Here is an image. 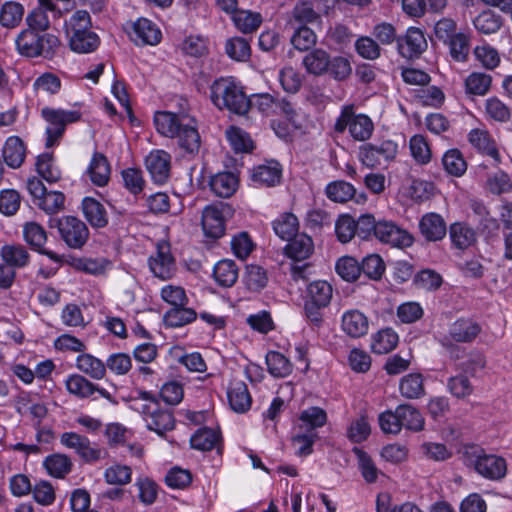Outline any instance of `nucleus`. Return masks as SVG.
<instances>
[{
    "instance_id": "f257e3e1",
    "label": "nucleus",
    "mask_w": 512,
    "mask_h": 512,
    "mask_svg": "<svg viewBox=\"0 0 512 512\" xmlns=\"http://www.w3.org/2000/svg\"><path fill=\"white\" fill-rule=\"evenodd\" d=\"M156 130L165 137L177 138L179 146L188 153L200 149L201 139L195 120L186 113L158 111L154 116Z\"/></svg>"
},
{
    "instance_id": "f03ea898",
    "label": "nucleus",
    "mask_w": 512,
    "mask_h": 512,
    "mask_svg": "<svg viewBox=\"0 0 512 512\" xmlns=\"http://www.w3.org/2000/svg\"><path fill=\"white\" fill-rule=\"evenodd\" d=\"M210 99L219 108L238 115H245L250 109V100L242 87L229 78L215 80L210 86Z\"/></svg>"
},
{
    "instance_id": "7ed1b4c3",
    "label": "nucleus",
    "mask_w": 512,
    "mask_h": 512,
    "mask_svg": "<svg viewBox=\"0 0 512 512\" xmlns=\"http://www.w3.org/2000/svg\"><path fill=\"white\" fill-rule=\"evenodd\" d=\"M60 40L51 33H41L33 29H24L16 38L18 52L26 57H44L51 59L60 48Z\"/></svg>"
},
{
    "instance_id": "20e7f679",
    "label": "nucleus",
    "mask_w": 512,
    "mask_h": 512,
    "mask_svg": "<svg viewBox=\"0 0 512 512\" xmlns=\"http://www.w3.org/2000/svg\"><path fill=\"white\" fill-rule=\"evenodd\" d=\"M465 457L466 465L473 466L485 478L498 480L506 475V461L502 457L484 454L475 447L466 450Z\"/></svg>"
},
{
    "instance_id": "39448f33",
    "label": "nucleus",
    "mask_w": 512,
    "mask_h": 512,
    "mask_svg": "<svg viewBox=\"0 0 512 512\" xmlns=\"http://www.w3.org/2000/svg\"><path fill=\"white\" fill-rule=\"evenodd\" d=\"M56 226L63 241L73 249L84 246L89 238L86 224L73 216H65L55 220Z\"/></svg>"
},
{
    "instance_id": "423d86ee",
    "label": "nucleus",
    "mask_w": 512,
    "mask_h": 512,
    "mask_svg": "<svg viewBox=\"0 0 512 512\" xmlns=\"http://www.w3.org/2000/svg\"><path fill=\"white\" fill-rule=\"evenodd\" d=\"M42 115L49 122L46 129L47 141L46 146L51 147L59 138L62 137L65 127L68 123L76 122L80 119L78 111H64L44 108Z\"/></svg>"
},
{
    "instance_id": "0eeeda50",
    "label": "nucleus",
    "mask_w": 512,
    "mask_h": 512,
    "mask_svg": "<svg viewBox=\"0 0 512 512\" xmlns=\"http://www.w3.org/2000/svg\"><path fill=\"white\" fill-rule=\"evenodd\" d=\"M397 154V144L393 141H384L379 145L366 144L360 148L362 163L370 168L387 166Z\"/></svg>"
},
{
    "instance_id": "6e6552de",
    "label": "nucleus",
    "mask_w": 512,
    "mask_h": 512,
    "mask_svg": "<svg viewBox=\"0 0 512 512\" xmlns=\"http://www.w3.org/2000/svg\"><path fill=\"white\" fill-rule=\"evenodd\" d=\"M60 443L74 450L85 462H96L102 458V451L92 447L90 440L75 432H65L60 436Z\"/></svg>"
},
{
    "instance_id": "1a4fd4ad",
    "label": "nucleus",
    "mask_w": 512,
    "mask_h": 512,
    "mask_svg": "<svg viewBox=\"0 0 512 512\" xmlns=\"http://www.w3.org/2000/svg\"><path fill=\"white\" fill-rule=\"evenodd\" d=\"M374 236L395 247H409L413 243L412 235L389 221H378Z\"/></svg>"
},
{
    "instance_id": "9d476101",
    "label": "nucleus",
    "mask_w": 512,
    "mask_h": 512,
    "mask_svg": "<svg viewBox=\"0 0 512 512\" xmlns=\"http://www.w3.org/2000/svg\"><path fill=\"white\" fill-rule=\"evenodd\" d=\"M399 53L407 59L419 57L427 48L424 33L415 27L407 30L405 36L397 39Z\"/></svg>"
},
{
    "instance_id": "9b49d317",
    "label": "nucleus",
    "mask_w": 512,
    "mask_h": 512,
    "mask_svg": "<svg viewBox=\"0 0 512 512\" xmlns=\"http://www.w3.org/2000/svg\"><path fill=\"white\" fill-rule=\"evenodd\" d=\"M170 155L163 150H154L145 159L146 169L155 183L163 184L170 174Z\"/></svg>"
},
{
    "instance_id": "f8f14e48",
    "label": "nucleus",
    "mask_w": 512,
    "mask_h": 512,
    "mask_svg": "<svg viewBox=\"0 0 512 512\" xmlns=\"http://www.w3.org/2000/svg\"><path fill=\"white\" fill-rule=\"evenodd\" d=\"M39 7L34 9L26 18L29 29L46 33L50 27V21L46 15V11H51L56 17L61 16V10L53 3L52 0H38Z\"/></svg>"
},
{
    "instance_id": "ddd939ff",
    "label": "nucleus",
    "mask_w": 512,
    "mask_h": 512,
    "mask_svg": "<svg viewBox=\"0 0 512 512\" xmlns=\"http://www.w3.org/2000/svg\"><path fill=\"white\" fill-rule=\"evenodd\" d=\"M23 234L25 241L32 248H34L41 254L48 256L51 260L55 262H59L61 260L60 256L57 255L55 252L43 248L44 244L47 241V234L40 224L36 222L26 223L24 226Z\"/></svg>"
},
{
    "instance_id": "4468645a",
    "label": "nucleus",
    "mask_w": 512,
    "mask_h": 512,
    "mask_svg": "<svg viewBox=\"0 0 512 512\" xmlns=\"http://www.w3.org/2000/svg\"><path fill=\"white\" fill-rule=\"evenodd\" d=\"M150 268L155 276L161 279H168L171 277L174 259L170 252L168 243H160L157 245L156 257H151L149 261Z\"/></svg>"
},
{
    "instance_id": "2eb2a0df",
    "label": "nucleus",
    "mask_w": 512,
    "mask_h": 512,
    "mask_svg": "<svg viewBox=\"0 0 512 512\" xmlns=\"http://www.w3.org/2000/svg\"><path fill=\"white\" fill-rule=\"evenodd\" d=\"M132 40L137 45H156L161 40V31L150 20L142 18L133 25Z\"/></svg>"
},
{
    "instance_id": "dca6fc26",
    "label": "nucleus",
    "mask_w": 512,
    "mask_h": 512,
    "mask_svg": "<svg viewBox=\"0 0 512 512\" xmlns=\"http://www.w3.org/2000/svg\"><path fill=\"white\" fill-rule=\"evenodd\" d=\"M202 228L204 234L210 238H220L225 231L224 218L221 210L216 206H207L202 213Z\"/></svg>"
},
{
    "instance_id": "f3484780",
    "label": "nucleus",
    "mask_w": 512,
    "mask_h": 512,
    "mask_svg": "<svg viewBox=\"0 0 512 512\" xmlns=\"http://www.w3.org/2000/svg\"><path fill=\"white\" fill-rule=\"evenodd\" d=\"M419 229L427 241L441 240L447 232L445 221L436 213L424 215L420 220Z\"/></svg>"
},
{
    "instance_id": "a211bd4d",
    "label": "nucleus",
    "mask_w": 512,
    "mask_h": 512,
    "mask_svg": "<svg viewBox=\"0 0 512 512\" xmlns=\"http://www.w3.org/2000/svg\"><path fill=\"white\" fill-rule=\"evenodd\" d=\"M367 317L358 310H350L342 316V329L352 338H359L368 331Z\"/></svg>"
},
{
    "instance_id": "6ab92c4d",
    "label": "nucleus",
    "mask_w": 512,
    "mask_h": 512,
    "mask_svg": "<svg viewBox=\"0 0 512 512\" xmlns=\"http://www.w3.org/2000/svg\"><path fill=\"white\" fill-rule=\"evenodd\" d=\"M290 243L285 247V254L295 260L304 261L309 258L314 251L313 240L306 234H298L289 240Z\"/></svg>"
},
{
    "instance_id": "aec40b11",
    "label": "nucleus",
    "mask_w": 512,
    "mask_h": 512,
    "mask_svg": "<svg viewBox=\"0 0 512 512\" xmlns=\"http://www.w3.org/2000/svg\"><path fill=\"white\" fill-rule=\"evenodd\" d=\"M480 331V326L472 320L458 319L450 326L449 336L456 342L467 343L474 340Z\"/></svg>"
},
{
    "instance_id": "412c9836",
    "label": "nucleus",
    "mask_w": 512,
    "mask_h": 512,
    "mask_svg": "<svg viewBox=\"0 0 512 512\" xmlns=\"http://www.w3.org/2000/svg\"><path fill=\"white\" fill-rule=\"evenodd\" d=\"M209 185L216 196L229 198L237 190L238 178L231 172H222L211 177Z\"/></svg>"
},
{
    "instance_id": "4be33fe9",
    "label": "nucleus",
    "mask_w": 512,
    "mask_h": 512,
    "mask_svg": "<svg viewBox=\"0 0 512 512\" xmlns=\"http://www.w3.org/2000/svg\"><path fill=\"white\" fill-rule=\"evenodd\" d=\"M401 429L405 428L413 432H419L424 429V418L420 411L411 404H401L397 406Z\"/></svg>"
},
{
    "instance_id": "5701e85b",
    "label": "nucleus",
    "mask_w": 512,
    "mask_h": 512,
    "mask_svg": "<svg viewBox=\"0 0 512 512\" xmlns=\"http://www.w3.org/2000/svg\"><path fill=\"white\" fill-rule=\"evenodd\" d=\"M399 391L406 399H419L425 395L424 378L420 373H410L401 378Z\"/></svg>"
},
{
    "instance_id": "b1692460",
    "label": "nucleus",
    "mask_w": 512,
    "mask_h": 512,
    "mask_svg": "<svg viewBox=\"0 0 512 512\" xmlns=\"http://www.w3.org/2000/svg\"><path fill=\"white\" fill-rule=\"evenodd\" d=\"M25 146L23 141L16 136L9 137L3 147V158L11 168H18L25 159Z\"/></svg>"
},
{
    "instance_id": "393cba45",
    "label": "nucleus",
    "mask_w": 512,
    "mask_h": 512,
    "mask_svg": "<svg viewBox=\"0 0 512 512\" xmlns=\"http://www.w3.org/2000/svg\"><path fill=\"white\" fill-rule=\"evenodd\" d=\"M280 179L281 168L279 163L275 161L259 165L252 172V180L260 185L274 186L280 182Z\"/></svg>"
},
{
    "instance_id": "a878e982",
    "label": "nucleus",
    "mask_w": 512,
    "mask_h": 512,
    "mask_svg": "<svg viewBox=\"0 0 512 512\" xmlns=\"http://www.w3.org/2000/svg\"><path fill=\"white\" fill-rule=\"evenodd\" d=\"M88 174L97 186H105L110 178V165L102 153H95L88 168Z\"/></svg>"
},
{
    "instance_id": "bb28decb",
    "label": "nucleus",
    "mask_w": 512,
    "mask_h": 512,
    "mask_svg": "<svg viewBox=\"0 0 512 512\" xmlns=\"http://www.w3.org/2000/svg\"><path fill=\"white\" fill-rule=\"evenodd\" d=\"M303 65L308 73L320 76L328 72L330 56L323 49H314L303 58Z\"/></svg>"
},
{
    "instance_id": "cd10ccee",
    "label": "nucleus",
    "mask_w": 512,
    "mask_h": 512,
    "mask_svg": "<svg viewBox=\"0 0 512 512\" xmlns=\"http://www.w3.org/2000/svg\"><path fill=\"white\" fill-rule=\"evenodd\" d=\"M299 222L297 217L289 212L281 214L273 221L275 234L283 240H291L298 235Z\"/></svg>"
},
{
    "instance_id": "c85d7f7f",
    "label": "nucleus",
    "mask_w": 512,
    "mask_h": 512,
    "mask_svg": "<svg viewBox=\"0 0 512 512\" xmlns=\"http://www.w3.org/2000/svg\"><path fill=\"white\" fill-rule=\"evenodd\" d=\"M82 208L87 221L96 228L105 227L108 218L104 206L93 198H85L82 202Z\"/></svg>"
},
{
    "instance_id": "c756f323",
    "label": "nucleus",
    "mask_w": 512,
    "mask_h": 512,
    "mask_svg": "<svg viewBox=\"0 0 512 512\" xmlns=\"http://www.w3.org/2000/svg\"><path fill=\"white\" fill-rule=\"evenodd\" d=\"M332 286L326 281H314L307 288V296L305 302L327 306L332 299Z\"/></svg>"
},
{
    "instance_id": "7c9ffc66",
    "label": "nucleus",
    "mask_w": 512,
    "mask_h": 512,
    "mask_svg": "<svg viewBox=\"0 0 512 512\" xmlns=\"http://www.w3.org/2000/svg\"><path fill=\"white\" fill-rule=\"evenodd\" d=\"M76 366L81 372L95 380L104 378L106 374L105 364L91 354L84 353L79 355L76 360Z\"/></svg>"
},
{
    "instance_id": "2f4dec72",
    "label": "nucleus",
    "mask_w": 512,
    "mask_h": 512,
    "mask_svg": "<svg viewBox=\"0 0 512 512\" xmlns=\"http://www.w3.org/2000/svg\"><path fill=\"white\" fill-rule=\"evenodd\" d=\"M213 276L220 286L231 287L238 278V267L233 260H221L215 265Z\"/></svg>"
},
{
    "instance_id": "473e14b6",
    "label": "nucleus",
    "mask_w": 512,
    "mask_h": 512,
    "mask_svg": "<svg viewBox=\"0 0 512 512\" xmlns=\"http://www.w3.org/2000/svg\"><path fill=\"white\" fill-rule=\"evenodd\" d=\"M1 257L12 269L26 266L30 259L28 251L20 244L3 246Z\"/></svg>"
},
{
    "instance_id": "72a5a7b5",
    "label": "nucleus",
    "mask_w": 512,
    "mask_h": 512,
    "mask_svg": "<svg viewBox=\"0 0 512 512\" xmlns=\"http://www.w3.org/2000/svg\"><path fill=\"white\" fill-rule=\"evenodd\" d=\"M99 44V38L96 33L87 30L72 32L70 37V47L78 53H89L94 51Z\"/></svg>"
},
{
    "instance_id": "f704fd0d",
    "label": "nucleus",
    "mask_w": 512,
    "mask_h": 512,
    "mask_svg": "<svg viewBox=\"0 0 512 512\" xmlns=\"http://www.w3.org/2000/svg\"><path fill=\"white\" fill-rule=\"evenodd\" d=\"M231 408L236 412H245L250 408L251 397L245 383L238 382L228 391Z\"/></svg>"
},
{
    "instance_id": "c9c22d12",
    "label": "nucleus",
    "mask_w": 512,
    "mask_h": 512,
    "mask_svg": "<svg viewBox=\"0 0 512 512\" xmlns=\"http://www.w3.org/2000/svg\"><path fill=\"white\" fill-rule=\"evenodd\" d=\"M469 141L478 150L491 156L495 161H499L498 150L487 131L480 129L472 130L469 134Z\"/></svg>"
},
{
    "instance_id": "e433bc0d",
    "label": "nucleus",
    "mask_w": 512,
    "mask_h": 512,
    "mask_svg": "<svg viewBox=\"0 0 512 512\" xmlns=\"http://www.w3.org/2000/svg\"><path fill=\"white\" fill-rule=\"evenodd\" d=\"M268 371L274 377H286L292 372L290 361L281 353L270 351L266 355Z\"/></svg>"
},
{
    "instance_id": "4c0bfd02",
    "label": "nucleus",
    "mask_w": 512,
    "mask_h": 512,
    "mask_svg": "<svg viewBox=\"0 0 512 512\" xmlns=\"http://www.w3.org/2000/svg\"><path fill=\"white\" fill-rule=\"evenodd\" d=\"M444 169L452 176L460 177L467 170V163L458 149L448 150L442 157Z\"/></svg>"
},
{
    "instance_id": "58836bf2",
    "label": "nucleus",
    "mask_w": 512,
    "mask_h": 512,
    "mask_svg": "<svg viewBox=\"0 0 512 512\" xmlns=\"http://www.w3.org/2000/svg\"><path fill=\"white\" fill-rule=\"evenodd\" d=\"M398 343V335L391 328L379 331L373 338L372 350L377 354H386L392 351Z\"/></svg>"
},
{
    "instance_id": "ea45409f",
    "label": "nucleus",
    "mask_w": 512,
    "mask_h": 512,
    "mask_svg": "<svg viewBox=\"0 0 512 512\" xmlns=\"http://www.w3.org/2000/svg\"><path fill=\"white\" fill-rule=\"evenodd\" d=\"M148 429L155 431L159 435H163L166 431L174 428V417L172 413L167 410H162L160 405L158 411L152 414L148 419L146 418Z\"/></svg>"
},
{
    "instance_id": "a19ab883",
    "label": "nucleus",
    "mask_w": 512,
    "mask_h": 512,
    "mask_svg": "<svg viewBox=\"0 0 512 512\" xmlns=\"http://www.w3.org/2000/svg\"><path fill=\"white\" fill-rule=\"evenodd\" d=\"M326 195L334 202L345 203L354 197L355 188L346 181L338 180L327 185Z\"/></svg>"
},
{
    "instance_id": "79ce46f5",
    "label": "nucleus",
    "mask_w": 512,
    "mask_h": 512,
    "mask_svg": "<svg viewBox=\"0 0 512 512\" xmlns=\"http://www.w3.org/2000/svg\"><path fill=\"white\" fill-rule=\"evenodd\" d=\"M44 466L51 476L63 478L71 471L72 462L67 455L54 454L45 459Z\"/></svg>"
},
{
    "instance_id": "37998d69",
    "label": "nucleus",
    "mask_w": 512,
    "mask_h": 512,
    "mask_svg": "<svg viewBox=\"0 0 512 512\" xmlns=\"http://www.w3.org/2000/svg\"><path fill=\"white\" fill-rule=\"evenodd\" d=\"M231 14L233 15L232 19L236 27L243 33H252L262 22L261 16L258 13L236 9Z\"/></svg>"
},
{
    "instance_id": "c03bdc74",
    "label": "nucleus",
    "mask_w": 512,
    "mask_h": 512,
    "mask_svg": "<svg viewBox=\"0 0 512 512\" xmlns=\"http://www.w3.org/2000/svg\"><path fill=\"white\" fill-rule=\"evenodd\" d=\"M450 237L455 247L459 249L470 247L476 240L474 230L460 223L451 225Z\"/></svg>"
},
{
    "instance_id": "a18cd8bd",
    "label": "nucleus",
    "mask_w": 512,
    "mask_h": 512,
    "mask_svg": "<svg viewBox=\"0 0 512 512\" xmlns=\"http://www.w3.org/2000/svg\"><path fill=\"white\" fill-rule=\"evenodd\" d=\"M66 388L71 393L80 398L91 396L98 387L81 375H72L66 381Z\"/></svg>"
},
{
    "instance_id": "49530a36",
    "label": "nucleus",
    "mask_w": 512,
    "mask_h": 512,
    "mask_svg": "<svg viewBox=\"0 0 512 512\" xmlns=\"http://www.w3.org/2000/svg\"><path fill=\"white\" fill-rule=\"evenodd\" d=\"M195 318L196 312L183 306L173 307L164 315V321L170 327L183 326L192 322Z\"/></svg>"
},
{
    "instance_id": "de8ad7c7",
    "label": "nucleus",
    "mask_w": 512,
    "mask_h": 512,
    "mask_svg": "<svg viewBox=\"0 0 512 512\" xmlns=\"http://www.w3.org/2000/svg\"><path fill=\"white\" fill-rule=\"evenodd\" d=\"M319 19L320 15L314 10L312 4L303 1L297 3L293 8L290 23L294 21L300 26H306V24L316 22Z\"/></svg>"
},
{
    "instance_id": "09e8293b",
    "label": "nucleus",
    "mask_w": 512,
    "mask_h": 512,
    "mask_svg": "<svg viewBox=\"0 0 512 512\" xmlns=\"http://www.w3.org/2000/svg\"><path fill=\"white\" fill-rule=\"evenodd\" d=\"M374 125L366 115L353 116L350 123V134L357 141H365L372 135Z\"/></svg>"
},
{
    "instance_id": "8fccbe9b",
    "label": "nucleus",
    "mask_w": 512,
    "mask_h": 512,
    "mask_svg": "<svg viewBox=\"0 0 512 512\" xmlns=\"http://www.w3.org/2000/svg\"><path fill=\"white\" fill-rule=\"evenodd\" d=\"M24 10L21 4L7 2L0 11V23L7 28H14L23 18Z\"/></svg>"
},
{
    "instance_id": "3c124183",
    "label": "nucleus",
    "mask_w": 512,
    "mask_h": 512,
    "mask_svg": "<svg viewBox=\"0 0 512 512\" xmlns=\"http://www.w3.org/2000/svg\"><path fill=\"white\" fill-rule=\"evenodd\" d=\"M473 23L475 28L483 34L495 33L502 25L501 18L491 10L480 13Z\"/></svg>"
},
{
    "instance_id": "603ef678",
    "label": "nucleus",
    "mask_w": 512,
    "mask_h": 512,
    "mask_svg": "<svg viewBox=\"0 0 512 512\" xmlns=\"http://www.w3.org/2000/svg\"><path fill=\"white\" fill-rule=\"evenodd\" d=\"M159 402L149 392L141 391L139 392V397L134 398L132 401V408L141 413L144 416V419H148L152 414H155L158 411Z\"/></svg>"
},
{
    "instance_id": "864d4df0",
    "label": "nucleus",
    "mask_w": 512,
    "mask_h": 512,
    "mask_svg": "<svg viewBox=\"0 0 512 512\" xmlns=\"http://www.w3.org/2000/svg\"><path fill=\"white\" fill-rule=\"evenodd\" d=\"M336 272L343 280L353 282L360 276L361 268L355 258L346 256L337 261Z\"/></svg>"
},
{
    "instance_id": "5fc2aeb1",
    "label": "nucleus",
    "mask_w": 512,
    "mask_h": 512,
    "mask_svg": "<svg viewBox=\"0 0 512 512\" xmlns=\"http://www.w3.org/2000/svg\"><path fill=\"white\" fill-rule=\"evenodd\" d=\"M316 42V34L307 26L298 27L291 37V44L299 51H308L315 46Z\"/></svg>"
},
{
    "instance_id": "6e6d98bb",
    "label": "nucleus",
    "mask_w": 512,
    "mask_h": 512,
    "mask_svg": "<svg viewBox=\"0 0 512 512\" xmlns=\"http://www.w3.org/2000/svg\"><path fill=\"white\" fill-rule=\"evenodd\" d=\"M442 277L439 273L431 269H425L418 272L414 277V284L422 290L435 291L442 285Z\"/></svg>"
},
{
    "instance_id": "4d7b16f0",
    "label": "nucleus",
    "mask_w": 512,
    "mask_h": 512,
    "mask_svg": "<svg viewBox=\"0 0 512 512\" xmlns=\"http://www.w3.org/2000/svg\"><path fill=\"white\" fill-rule=\"evenodd\" d=\"M218 441V435L212 429L204 428L198 430L190 440L194 449L201 451H210L214 448Z\"/></svg>"
},
{
    "instance_id": "13d9d810",
    "label": "nucleus",
    "mask_w": 512,
    "mask_h": 512,
    "mask_svg": "<svg viewBox=\"0 0 512 512\" xmlns=\"http://www.w3.org/2000/svg\"><path fill=\"white\" fill-rule=\"evenodd\" d=\"M36 167L39 175L50 183L57 182L61 178L60 171L53 165V157L50 153L41 154L38 157Z\"/></svg>"
},
{
    "instance_id": "bf43d9fd",
    "label": "nucleus",
    "mask_w": 512,
    "mask_h": 512,
    "mask_svg": "<svg viewBox=\"0 0 512 512\" xmlns=\"http://www.w3.org/2000/svg\"><path fill=\"white\" fill-rule=\"evenodd\" d=\"M360 268L361 273H364L368 278L379 280L385 271V264L379 255L371 254L363 259Z\"/></svg>"
},
{
    "instance_id": "052dcab7",
    "label": "nucleus",
    "mask_w": 512,
    "mask_h": 512,
    "mask_svg": "<svg viewBox=\"0 0 512 512\" xmlns=\"http://www.w3.org/2000/svg\"><path fill=\"white\" fill-rule=\"evenodd\" d=\"M65 196L62 192L48 191L36 204L47 214H56L64 208Z\"/></svg>"
},
{
    "instance_id": "680f3d73",
    "label": "nucleus",
    "mask_w": 512,
    "mask_h": 512,
    "mask_svg": "<svg viewBox=\"0 0 512 512\" xmlns=\"http://www.w3.org/2000/svg\"><path fill=\"white\" fill-rule=\"evenodd\" d=\"M327 420L326 412L319 407H311L303 411L300 415V421L305 425L308 433L313 432L317 427H322Z\"/></svg>"
},
{
    "instance_id": "e2e57ef3",
    "label": "nucleus",
    "mask_w": 512,
    "mask_h": 512,
    "mask_svg": "<svg viewBox=\"0 0 512 512\" xmlns=\"http://www.w3.org/2000/svg\"><path fill=\"white\" fill-rule=\"evenodd\" d=\"M335 232L340 242H349L355 235H357V225L355 220L350 215L340 216L335 224Z\"/></svg>"
},
{
    "instance_id": "0e129e2a",
    "label": "nucleus",
    "mask_w": 512,
    "mask_h": 512,
    "mask_svg": "<svg viewBox=\"0 0 512 512\" xmlns=\"http://www.w3.org/2000/svg\"><path fill=\"white\" fill-rule=\"evenodd\" d=\"M491 76L484 73H472L465 81L467 92L485 95L491 86Z\"/></svg>"
},
{
    "instance_id": "69168bd1",
    "label": "nucleus",
    "mask_w": 512,
    "mask_h": 512,
    "mask_svg": "<svg viewBox=\"0 0 512 512\" xmlns=\"http://www.w3.org/2000/svg\"><path fill=\"white\" fill-rule=\"evenodd\" d=\"M447 386L451 394L458 399L469 397L474 390L468 377L462 374L449 378Z\"/></svg>"
},
{
    "instance_id": "338daca9",
    "label": "nucleus",
    "mask_w": 512,
    "mask_h": 512,
    "mask_svg": "<svg viewBox=\"0 0 512 512\" xmlns=\"http://www.w3.org/2000/svg\"><path fill=\"white\" fill-rule=\"evenodd\" d=\"M132 470L126 465H113L106 469L104 477L110 485H125L131 481Z\"/></svg>"
},
{
    "instance_id": "774afa93",
    "label": "nucleus",
    "mask_w": 512,
    "mask_h": 512,
    "mask_svg": "<svg viewBox=\"0 0 512 512\" xmlns=\"http://www.w3.org/2000/svg\"><path fill=\"white\" fill-rule=\"evenodd\" d=\"M226 53L234 60L245 61L250 56L249 43L244 38H231L226 43Z\"/></svg>"
}]
</instances>
